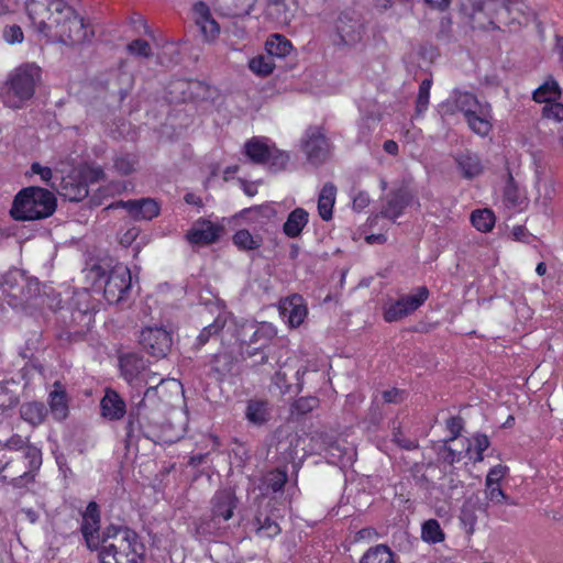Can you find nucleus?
<instances>
[{
	"label": "nucleus",
	"instance_id": "nucleus-1",
	"mask_svg": "<svg viewBox=\"0 0 563 563\" xmlns=\"http://www.w3.org/2000/svg\"><path fill=\"white\" fill-rule=\"evenodd\" d=\"M100 563H141L145 545L139 534L128 527L110 526L102 532Z\"/></svg>",
	"mask_w": 563,
	"mask_h": 563
},
{
	"label": "nucleus",
	"instance_id": "nucleus-2",
	"mask_svg": "<svg viewBox=\"0 0 563 563\" xmlns=\"http://www.w3.org/2000/svg\"><path fill=\"white\" fill-rule=\"evenodd\" d=\"M56 210L55 195L44 188L20 190L12 202L10 216L18 221H35L51 217Z\"/></svg>",
	"mask_w": 563,
	"mask_h": 563
},
{
	"label": "nucleus",
	"instance_id": "nucleus-3",
	"mask_svg": "<svg viewBox=\"0 0 563 563\" xmlns=\"http://www.w3.org/2000/svg\"><path fill=\"white\" fill-rule=\"evenodd\" d=\"M41 68L35 64H23L8 77L2 88V102L11 109H22L30 101L41 82Z\"/></svg>",
	"mask_w": 563,
	"mask_h": 563
},
{
	"label": "nucleus",
	"instance_id": "nucleus-4",
	"mask_svg": "<svg viewBox=\"0 0 563 563\" xmlns=\"http://www.w3.org/2000/svg\"><path fill=\"white\" fill-rule=\"evenodd\" d=\"M367 32L366 22L362 13L346 9L338 13L332 23L330 38L339 49L356 47Z\"/></svg>",
	"mask_w": 563,
	"mask_h": 563
},
{
	"label": "nucleus",
	"instance_id": "nucleus-5",
	"mask_svg": "<svg viewBox=\"0 0 563 563\" xmlns=\"http://www.w3.org/2000/svg\"><path fill=\"white\" fill-rule=\"evenodd\" d=\"M243 154L247 161L255 165H265L272 173H279L286 169L289 162V154L280 151L267 137L253 136L243 146Z\"/></svg>",
	"mask_w": 563,
	"mask_h": 563
},
{
	"label": "nucleus",
	"instance_id": "nucleus-6",
	"mask_svg": "<svg viewBox=\"0 0 563 563\" xmlns=\"http://www.w3.org/2000/svg\"><path fill=\"white\" fill-rule=\"evenodd\" d=\"M534 19V11L523 0H496V9L488 21L494 29H519Z\"/></svg>",
	"mask_w": 563,
	"mask_h": 563
},
{
	"label": "nucleus",
	"instance_id": "nucleus-7",
	"mask_svg": "<svg viewBox=\"0 0 563 563\" xmlns=\"http://www.w3.org/2000/svg\"><path fill=\"white\" fill-rule=\"evenodd\" d=\"M301 147L307 161L312 165H321L331 156V144L319 126H309L301 140Z\"/></svg>",
	"mask_w": 563,
	"mask_h": 563
},
{
	"label": "nucleus",
	"instance_id": "nucleus-8",
	"mask_svg": "<svg viewBox=\"0 0 563 563\" xmlns=\"http://www.w3.org/2000/svg\"><path fill=\"white\" fill-rule=\"evenodd\" d=\"M429 297V290L422 286L416 289L415 294L400 297L397 301L385 308L384 319L387 322L401 320L416 311Z\"/></svg>",
	"mask_w": 563,
	"mask_h": 563
},
{
	"label": "nucleus",
	"instance_id": "nucleus-9",
	"mask_svg": "<svg viewBox=\"0 0 563 563\" xmlns=\"http://www.w3.org/2000/svg\"><path fill=\"white\" fill-rule=\"evenodd\" d=\"M132 277L128 266L117 264L108 274L104 282L103 295L109 303H117L123 299L131 288Z\"/></svg>",
	"mask_w": 563,
	"mask_h": 563
},
{
	"label": "nucleus",
	"instance_id": "nucleus-10",
	"mask_svg": "<svg viewBox=\"0 0 563 563\" xmlns=\"http://www.w3.org/2000/svg\"><path fill=\"white\" fill-rule=\"evenodd\" d=\"M172 334L163 327H145L140 333V344L154 357H165L172 347Z\"/></svg>",
	"mask_w": 563,
	"mask_h": 563
},
{
	"label": "nucleus",
	"instance_id": "nucleus-11",
	"mask_svg": "<svg viewBox=\"0 0 563 563\" xmlns=\"http://www.w3.org/2000/svg\"><path fill=\"white\" fill-rule=\"evenodd\" d=\"M230 530L231 525L229 519H222V517H217L210 512L208 516L201 517L195 522V533L200 540L227 538Z\"/></svg>",
	"mask_w": 563,
	"mask_h": 563
},
{
	"label": "nucleus",
	"instance_id": "nucleus-12",
	"mask_svg": "<svg viewBox=\"0 0 563 563\" xmlns=\"http://www.w3.org/2000/svg\"><path fill=\"white\" fill-rule=\"evenodd\" d=\"M59 196L69 201H80L89 194L87 178H46Z\"/></svg>",
	"mask_w": 563,
	"mask_h": 563
},
{
	"label": "nucleus",
	"instance_id": "nucleus-13",
	"mask_svg": "<svg viewBox=\"0 0 563 563\" xmlns=\"http://www.w3.org/2000/svg\"><path fill=\"white\" fill-rule=\"evenodd\" d=\"M100 515L98 505L90 501L82 515L81 532L86 540L87 547L91 550H98L100 547L101 538L99 534Z\"/></svg>",
	"mask_w": 563,
	"mask_h": 563
},
{
	"label": "nucleus",
	"instance_id": "nucleus-14",
	"mask_svg": "<svg viewBox=\"0 0 563 563\" xmlns=\"http://www.w3.org/2000/svg\"><path fill=\"white\" fill-rule=\"evenodd\" d=\"M243 341L251 346L257 344L255 350L262 349L277 335L276 327L271 322H251L243 327Z\"/></svg>",
	"mask_w": 563,
	"mask_h": 563
},
{
	"label": "nucleus",
	"instance_id": "nucleus-15",
	"mask_svg": "<svg viewBox=\"0 0 563 563\" xmlns=\"http://www.w3.org/2000/svg\"><path fill=\"white\" fill-rule=\"evenodd\" d=\"M239 504L232 489H219L210 499V514L231 520Z\"/></svg>",
	"mask_w": 563,
	"mask_h": 563
},
{
	"label": "nucleus",
	"instance_id": "nucleus-16",
	"mask_svg": "<svg viewBox=\"0 0 563 563\" xmlns=\"http://www.w3.org/2000/svg\"><path fill=\"white\" fill-rule=\"evenodd\" d=\"M117 207L126 209L130 216L135 220H152L159 213L158 203L151 198L119 201Z\"/></svg>",
	"mask_w": 563,
	"mask_h": 563
},
{
	"label": "nucleus",
	"instance_id": "nucleus-17",
	"mask_svg": "<svg viewBox=\"0 0 563 563\" xmlns=\"http://www.w3.org/2000/svg\"><path fill=\"white\" fill-rule=\"evenodd\" d=\"M194 12L196 15V24L199 26L203 38L207 42L214 41L220 33V26L211 16L208 5L205 2H198L194 5Z\"/></svg>",
	"mask_w": 563,
	"mask_h": 563
},
{
	"label": "nucleus",
	"instance_id": "nucleus-18",
	"mask_svg": "<svg viewBox=\"0 0 563 563\" xmlns=\"http://www.w3.org/2000/svg\"><path fill=\"white\" fill-rule=\"evenodd\" d=\"M279 310L280 314L287 319L289 325L294 328L300 325L307 316V308L302 297L299 295H292L282 300Z\"/></svg>",
	"mask_w": 563,
	"mask_h": 563
},
{
	"label": "nucleus",
	"instance_id": "nucleus-19",
	"mask_svg": "<svg viewBox=\"0 0 563 563\" xmlns=\"http://www.w3.org/2000/svg\"><path fill=\"white\" fill-rule=\"evenodd\" d=\"M101 416L110 421H117L124 417L126 407L120 395L108 388L100 401Z\"/></svg>",
	"mask_w": 563,
	"mask_h": 563
},
{
	"label": "nucleus",
	"instance_id": "nucleus-20",
	"mask_svg": "<svg viewBox=\"0 0 563 563\" xmlns=\"http://www.w3.org/2000/svg\"><path fill=\"white\" fill-rule=\"evenodd\" d=\"M221 229L210 221L197 222L188 231L187 240L191 244H210L218 240Z\"/></svg>",
	"mask_w": 563,
	"mask_h": 563
},
{
	"label": "nucleus",
	"instance_id": "nucleus-21",
	"mask_svg": "<svg viewBox=\"0 0 563 563\" xmlns=\"http://www.w3.org/2000/svg\"><path fill=\"white\" fill-rule=\"evenodd\" d=\"M411 199L412 196L409 190L406 188H400L387 199V202L383 207L380 214L384 218L395 220L401 216L404 209L410 203Z\"/></svg>",
	"mask_w": 563,
	"mask_h": 563
},
{
	"label": "nucleus",
	"instance_id": "nucleus-22",
	"mask_svg": "<svg viewBox=\"0 0 563 563\" xmlns=\"http://www.w3.org/2000/svg\"><path fill=\"white\" fill-rule=\"evenodd\" d=\"M63 27L62 36H66L70 42H81L86 37L84 18L78 15L73 9H67Z\"/></svg>",
	"mask_w": 563,
	"mask_h": 563
},
{
	"label": "nucleus",
	"instance_id": "nucleus-23",
	"mask_svg": "<svg viewBox=\"0 0 563 563\" xmlns=\"http://www.w3.org/2000/svg\"><path fill=\"white\" fill-rule=\"evenodd\" d=\"M465 119L470 129L481 136H486L492 131L493 124L490 122L492 115L489 104L482 106Z\"/></svg>",
	"mask_w": 563,
	"mask_h": 563
},
{
	"label": "nucleus",
	"instance_id": "nucleus-24",
	"mask_svg": "<svg viewBox=\"0 0 563 563\" xmlns=\"http://www.w3.org/2000/svg\"><path fill=\"white\" fill-rule=\"evenodd\" d=\"M120 369L123 378L132 384L145 369V361L134 353L124 354L120 357Z\"/></svg>",
	"mask_w": 563,
	"mask_h": 563
},
{
	"label": "nucleus",
	"instance_id": "nucleus-25",
	"mask_svg": "<svg viewBox=\"0 0 563 563\" xmlns=\"http://www.w3.org/2000/svg\"><path fill=\"white\" fill-rule=\"evenodd\" d=\"M49 408L53 418L62 421L68 416V399L59 382L54 383V390L49 393Z\"/></svg>",
	"mask_w": 563,
	"mask_h": 563
},
{
	"label": "nucleus",
	"instance_id": "nucleus-26",
	"mask_svg": "<svg viewBox=\"0 0 563 563\" xmlns=\"http://www.w3.org/2000/svg\"><path fill=\"white\" fill-rule=\"evenodd\" d=\"M454 161L463 176H478L484 172L479 156L468 150L456 153Z\"/></svg>",
	"mask_w": 563,
	"mask_h": 563
},
{
	"label": "nucleus",
	"instance_id": "nucleus-27",
	"mask_svg": "<svg viewBox=\"0 0 563 563\" xmlns=\"http://www.w3.org/2000/svg\"><path fill=\"white\" fill-rule=\"evenodd\" d=\"M309 221V213L303 208L294 209L283 225V232L290 239L298 238Z\"/></svg>",
	"mask_w": 563,
	"mask_h": 563
},
{
	"label": "nucleus",
	"instance_id": "nucleus-28",
	"mask_svg": "<svg viewBox=\"0 0 563 563\" xmlns=\"http://www.w3.org/2000/svg\"><path fill=\"white\" fill-rule=\"evenodd\" d=\"M150 391H151V389H147V391L145 393L144 399H142L140 401V404L137 405L136 411L135 412L132 411L130 413L128 426H126V435L129 438L133 437V433L136 430V424H137V428H140V429L142 428L143 420H148L150 422L157 423V421L154 418H151L147 415Z\"/></svg>",
	"mask_w": 563,
	"mask_h": 563
},
{
	"label": "nucleus",
	"instance_id": "nucleus-29",
	"mask_svg": "<svg viewBox=\"0 0 563 563\" xmlns=\"http://www.w3.org/2000/svg\"><path fill=\"white\" fill-rule=\"evenodd\" d=\"M496 9V0H461V10L472 19L484 13L490 20Z\"/></svg>",
	"mask_w": 563,
	"mask_h": 563
},
{
	"label": "nucleus",
	"instance_id": "nucleus-30",
	"mask_svg": "<svg viewBox=\"0 0 563 563\" xmlns=\"http://www.w3.org/2000/svg\"><path fill=\"white\" fill-rule=\"evenodd\" d=\"M265 48L271 57L285 58L292 52V44L284 35L274 33L267 38Z\"/></svg>",
	"mask_w": 563,
	"mask_h": 563
},
{
	"label": "nucleus",
	"instance_id": "nucleus-31",
	"mask_svg": "<svg viewBox=\"0 0 563 563\" xmlns=\"http://www.w3.org/2000/svg\"><path fill=\"white\" fill-rule=\"evenodd\" d=\"M335 194L336 189L331 183H327L319 194L318 212L324 221H329L332 218Z\"/></svg>",
	"mask_w": 563,
	"mask_h": 563
},
{
	"label": "nucleus",
	"instance_id": "nucleus-32",
	"mask_svg": "<svg viewBox=\"0 0 563 563\" xmlns=\"http://www.w3.org/2000/svg\"><path fill=\"white\" fill-rule=\"evenodd\" d=\"M254 531L256 537L262 539H272L278 536L282 531L279 525L268 516L257 514L253 520Z\"/></svg>",
	"mask_w": 563,
	"mask_h": 563
},
{
	"label": "nucleus",
	"instance_id": "nucleus-33",
	"mask_svg": "<svg viewBox=\"0 0 563 563\" xmlns=\"http://www.w3.org/2000/svg\"><path fill=\"white\" fill-rule=\"evenodd\" d=\"M24 456L29 461L30 471L25 472L22 476L14 478L15 486H20L22 481H33V472L37 471L42 465V452L35 445H26Z\"/></svg>",
	"mask_w": 563,
	"mask_h": 563
},
{
	"label": "nucleus",
	"instance_id": "nucleus-34",
	"mask_svg": "<svg viewBox=\"0 0 563 563\" xmlns=\"http://www.w3.org/2000/svg\"><path fill=\"white\" fill-rule=\"evenodd\" d=\"M41 11H51V5L45 7L44 4L38 3L36 0L26 1L27 16L35 25L36 31L41 34L48 35L51 26L44 19L37 20V18L41 15Z\"/></svg>",
	"mask_w": 563,
	"mask_h": 563
},
{
	"label": "nucleus",
	"instance_id": "nucleus-35",
	"mask_svg": "<svg viewBox=\"0 0 563 563\" xmlns=\"http://www.w3.org/2000/svg\"><path fill=\"white\" fill-rule=\"evenodd\" d=\"M20 413L24 421L32 426H38L45 420L47 411L42 402L33 401L23 404L21 406Z\"/></svg>",
	"mask_w": 563,
	"mask_h": 563
},
{
	"label": "nucleus",
	"instance_id": "nucleus-36",
	"mask_svg": "<svg viewBox=\"0 0 563 563\" xmlns=\"http://www.w3.org/2000/svg\"><path fill=\"white\" fill-rule=\"evenodd\" d=\"M247 420L256 426H262L269 419L268 402L265 400H250L246 408Z\"/></svg>",
	"mask_w": 563,
	"mask_h": 563
},
{
	"label": "nucleus",
	"instance_id": "nucleus-37",
	"mask_svg": "<svg viewBox=\"0 0 563 563\" xmlns=\"http://www.w3.org/2000/svg\"><path fill=\"white\" fill-rule=\"evenodd\" d=\"M452 93L455 99V107L460 109V112H462L465 118L483 106L477 100L476 96L471 92L455 89Z\"/></svg>",
	"mask_w": 563,
	"mask_h": 563
},
{
	"label": "nucleus",
	"instance_id": "nucleus-38",
	"mask_svg": "<svg viewBox=\"0 0 563 563\" xmlns=\"http://www.w3.org/2000/svg\"><path fill=\"white\" fill-rule=\"evenodd\" d=\"M360 563H395L394 553L385 544L369 548L361 558Z\"/></svg>",
	"mask_w": 563,
	"mask_h": 563
},
{
	"label": "nucleus",
	"instance_id": "nucleus-39",
	"mask_svg": "<svg viewBox=\"0 0 563 563\" xmlns=\"http://www.w3.org/2000/svg\"><path fill=\"white\" fill-rule=\"evenodd\" d=\"M445 533L435 519H428L421 525V540L428 544L443 542Z\"/></svg>",
	"mask_w": 563,
	"mask_h": 563
},
{
	"label": "nucleus",
	"instance_id": "nucleus-40",
	"mask_svg": "<svg viewBox=\"0 0 563 563\" xmlns=\"http://www.w3.org/2000/svg\"><path fill=\"white\" fill-rule=\"evenodd\" d=\"M328 455L332 463L346 466L353 463L355 452L353 448H343L339 442H334L329 445Z\"/></svg>",
	"mask_w": 563,
	"mask_h": 563
},
{
	"label": "nucleus",
	"instance_id": "nucleus-41",
	"mask_svg": "<svg viewBox=\"0 0 563 563\" xmlns=\"http://www.w3.org/2000/svg\"><path fill=\"white\" fill-rule=\"evenodd\" d=\"M495 220V214L489 209H477L471 213L472 225L484 233L493 230Z\"/></svg>",
	"mask_w": 563,
	"mask_h": 563
},
{
	"label": "nucleus",
	"instance_id": "nucleus-42",
	"mask_svg": "<svg viewBox=\"0 0 563 563\" xmlns=\"http://www.w3.org/2000/svg\"><path fill=\"white\" fill-rule=\"evenodd\" d=\"M560 95V87L555 80H548L533 91V100L539 103L552 102Z\"/></svg>",
	"mask_w": 563,
	"mask_h": 563
},
{
	"label": "nucleus",
	"instance_id": "nucleus-43",
	"mask_svg": "<svg viewBox=\"0 0 563 563\" xmlns=\"http://www.w3.org/2000/svg\"><path fill=\"white\" fill-rule=\"evenodd\" d=\"M234 367V357L229 352H220L214 355L211 369L220 376L231 373Z\"/></svg>",
	"mask_w": 563,
	"mask_h": 563
},
{
	"label": "nucleus",
	"instance_id": "nucleus-44",
	"mask_svg": "<svg viewBox=\"0 0 563 563\" xmlns=\"http://www.w3.org/2000/svg\"><path fill=\"white\" fill-rule=\"evenodd\" d=\"M249 68L256 75L265 77L273 73L275 65L273 63V57L267 55H258L253 57L249 62Z\"/></svg>",
	"mask_w": 563,
	"mask_h": 563
},
{
	"label": "nucleus",
	"instance_id": "nucleus-45",
	"mask_svg": "<svg viewBox=\"0 0 563 563\" xmlns=\"http://www.w3.org/2000/svg\"><path fill=\"white\" fill-rule=\"evenodd\" d=\"M137 157L134 154H122L114 159V169L119 174L130 175L137 172Z\"/></svg>",
	"mask_w": 563,
	"mask_h": 563
},
{
	"label": "nucleus",
	"instance_id": "nucleus-46",
	"mask_svg": "<svg viewBox=\"0 0 563 563\" xmlns=\"http://www.w3.org/2000/svg\"><path fill=\"white\" fill-rule=\"evenodd\" d=\"M431 86H432L431 78H426L421 81V84L419 86L417 101H416L417 114H422L427 110L428 104H429Z\"/></svg>",
	"mask_w": 563,
	"mask_h": 563
},
{
	"label": "nucleus",
	"instance_id": "nucleus-47",
	"mask_svg": "<svg viewBox=\"0 0 563 563\" xmlns=\"http://www.w3.org/2000/svg\"><path fill=\"white\" fill-rule=\"evenodd\" d=\"M287 472L282 470H275L269 472L265 478L264 483L268 489L276 493L283 489L284 485L287 482Z\"/></svg>",
	"mask_w": 563,
	"mask_h": 563
},
{
	"label": "nucleus",
	"instance_id": "nucleus-48",
	"mask_svg": "<svg viewBox=\"0 0 563 563\" xmlns=\"http://www.w3.org/2000/svg\"><path fill=\"white\" fill-rule=\"evenodd\" d=\"M224 327V321L222 318L218 317L213 323L209 324L208 327L203 328L200 334L197 338L198 345L202 346L205 345L209 339L216 334H218Z\"/></svg>",
	"mask_w": 563,
	"mask_h": 563
},
{
	"label": "nucleus",
	"instance_id": "nucleus-49",
	"mask_svg": "<svg viewBox=\"0 0 563 563\" xmlns=\"http://www.w3.org/2000/svg\"><path fill=\"white\" fill-rule=\"evenodd\" d=\"M234 244L242 250H254L260 244L247 230H240L233 236Z\"/></svg>",
	"mask_w": 563,
	"mask_h": 563
},
{
	"label": "nucleus",
	"instance_id": "nucleus-50",
	"mask_svg": "<svg viewBox=\"0 0 563 563\" xmlns=\"http://www.w3.org/2000/svg\"><path fill=\"white\" fill-rule=\"evenodd\" d=\"M128 51L135 56L148 58L153 55L151 45L147 41L136 38L128 45Z\"/></svg>",
	"mask_w": 563,
	"mask_h": 563
},
{
	"label": "nucleus",
	"instance_id": "nucleus-51",
	"mask_svg": "<svg viewBox=\"0 0 563 563\" xmlns=\"http://www.w3.org/2000/svg\"><path fill=\"white\" fill-rule=\"evenodd\" d=\"M542 117L558 122L563 121V103L547 102L542 108Z\"/></svg>",
	"mask_w": 563,
	"mask_h": 563
},
{
	"label": "nucleus",
	"instance_id": "nucleus-52",
	"mask_svg": "<svg viewBox=\"0 0 563 563\" xmlns=\"http://www.w3.org/2000/svg\"><path fill=\"white\" fill-rule=\"evenodd\" d=\"M3 38L8 44H20L23 42L24 34L19 25L13 24L4 27Z\"/></svg>",
	"mask_w": 563,
	"mask_h": 563
},
{
	"label": "nucleus",
	"instance_id": "nucleus-53",
	"mask_svg": "<svg viewBox=\"0 0 563 563\" xmlns=\"http://www.w3.org/2000/svg\"><path fill=\"white\" fill-rule=\"evenodd\" d=\"M505 200L511 207H516L521 202V196L515 185L514 178L508 179L505 188Z\"/></svg>",
	"mask_w": 563,
	"mask_h": 563
},
{
	"label": "nucleus",
	"instance_id": "nucleus-54",
	"mask_svg": "<svg viewBox=\"0 0 563 563\" xmlns=\"http://www.w3.org/2000/svg\"><path fill=\"white\" fill-rule=\"evenodd\" d=\"M485 494L487 499L495 504H501L507 501L508 497L504 493V490L499 487V485L490 484V486H486Z\"/></svg>",
	"mask_w": 563,
	"mask_h": 563
},
{
	"label": "nucleus",
	"instance_id": "nucleus-55",
	"mask_svg": "<svg viewBox=\"0 0 563 563\" xmlns=\"http://www.w3.org/2000/svg\"><path fill=\"white\" fill-rule=\"evenodd\" d=\"M457 112H460V109L455 107V99L453 93L448 100L439 104V113L441 114L442 118L452 117Z\"/></svg>",
	"mask_w": 563,
	"mask_h": 563
},
{
	"label": "nucleus",
	"instance_id": "nucleus-56",
	"mask_svg": "<svg viewBox=\"0 0 563 563\" xmlns=\"http://www.w3.org/2000/svg\"><path fill=\"white\" fill-rule=\"evenodd\" d=\"M489 446V440L485 434H477L474 437V449L476 451V462L483 461V453Z\"/></svg>",
	"mask_w": 563,
	"mask_h": 563
},
{
	"label": "nucleus",
	"instance_id": "nucleus-57",
	"mask_svg": "<svg viewBox=\"0 0 563 563\" xmlns=\"http://www.w3.org/2000/svg\"><path fill=\"white\" fill-rule=\"evenodd\" d=\"M506 474V467L503 465H496L488 472L486 476V486H490V484L499 485L500 479Z\"/></svg>",
	"mask_w": 563,
	"mask_h": 563
},
{
	"label": "nucleus",
	"instance_id": "nucleus-58",
	"mask_svg": "<svg viewBox=\"0 0 563 563\" xmlns=\"http://www.w3.org/2000/svg\"><path fill=\"white\" fill-rule=\"evenodd\" d=\"M510 235L514 241L522 243H530L533 238L532 234L522 225L514 227Z\"/></svg>",
	"mask_w": 563,
	"mask_h": 563
},
{
	"label": "nucleus",
	"instance_id": "nucleus-59",
	"mask_svg": "<svg viewBox=\"0 0 563 563\" xmlns=\"http://www.w3.org/2000/svg\"><path fill=\"white\" fill-rule=\"evenodd\" d=\"M274 385L279 389L282 394L289 391L290 385L287 382V373L280 368L273 377Z\"/></svg>",
	"mask_w": 563,
	"mask_h": 563
},
{
	"label": "nucleus",
	"instance_id": "nucleus-60",
	"mask_svg": "<svg viewBox=\"0 0 563 563\" xmlns=\"http://www.w3.org/2000/svg\"><path fill=\"white\" fill-rule=\"evenodd\" d=\"M257 0H234L235 14L249 15Z\"/></svg>",
	"mask_w": 563,
	"mask_h": 563
},
{
	"label": "nucleus",
	"instance_id": "nucleus-61",
	"mask_svg": "<svg viewBox=\"0 0 563 563\" xmlns=\"http://www.w3.org/2000/svg\"><path fill=\"white\" fill-rule=\"evenodd\" d=\"M4 448L9 450L20 451L26 448V441L21 435L13 434L5 441Z\"/></svg>",
	"mask_w": 563,
	"mask_h": 563
},
{
	"label": "nucleus",
	"instance_id": "nucleus-62",
	"mask_svg": "<svg viewBox=\"0 0 563 563\" xmlns=\"http://www.w3.org/2000/svg\"><path fill=\"white\" fill-rule=\"evenodd\" d=\"M75 161L74 159H66V161H59L55 165V172L59 174H67V176H71L75 172Z\"/></svg>",
	"mask_w": 563,
	"mask_h": 563
},
{
	"label": "nucleus",
	"instance_id": "nucleus-63",
	"mask_svg": "<svg viewBox=\"0 0 563 563\" xmlns=\"http://www.w3.org/2000/svg\"><path fill=\"white\" fill-rule=\"evenodd\" d=\"M371 198L367 192L361 191L353 198V208L361 211L368 206Z\"/></svg>",
	"mask_w": 563,
	"mask_h": 563
},
{
	"label": "nucleus",
	"instance_id": "nucleus-64",
	"mask_svg": "<svg viewBox=\"0 0 563 563\" xmlns=\"http://www.w3.org/2000/svg\"><path fill=\"white\" fill-rule=\"evenodd\" d=\"M140 231L137 228H130L128 229L121 236H120V243L123 246H129L132 244V242L137 238Z\"/></svg>",
	"mask_w": 563,
	"mask_h": 563
}]
</instances>
